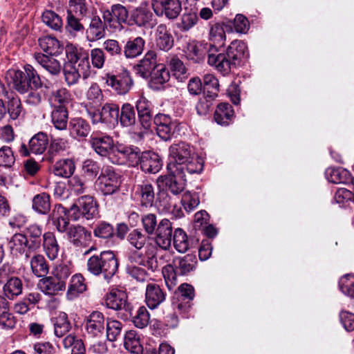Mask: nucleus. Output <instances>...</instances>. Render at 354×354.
<instances>
[{"instance_id": "5701e85b", "label": "nucleus", "mask_w": 354, "mask_h": 354, "mask_svg": "<svg viewBox=\"0 0 354 354\" xmlns=\"http://www.w3.org/2000/svg\"><path fill=\"white\" fill-rule=\"evenodd\" d=\"M139 163L141 169L145 173L156 174L160 171L162 167L158 155L150 151L140 153Z\"/></svg>"}, {"instance_id": "e2e57ef3", "label": "nucleus", "mask_w": 354, "mask_h": 354, "mask_svg": "<svg viewBox=\"0 0 354 354\" xmlns=\"http://www.w3.org/2000/svg\"><path fill=\"white\" fill-rule=\"evenodd\" d=\"M181 203L187 212H191L199 204V198L197 194L186 192L183 194Z\"/></svg>"}, {"instance_id": "7ed1b4c3", "label": "nucleus", "mask_w": 354, "mask_h": 354, "mask_svg": "<svg viewBox=\"0 0 354 354\" xmlns=\"http://www.w3.org/2000/svg\"><path fill=\"white\" fill-rule=\"evenodd\" d=\"M67 213V209L61 204L54 206L50 216L57 230L60 233L65 232L67 239L75 246L88 245L91 241V232L81 225H70Z\"/></svg>"}, {"instance_id": "6e6d98bb", "label": "nucleus", "mask_w": 354, "mask_h": 354, "mask_svg": "<svg viewBox=\"0 0 354 354\" xmlns=\"http://www.w3.org/2000/svg\"><path fill=\"white\" fill-rule=\"evenodd\" d=\"M174 245L180 253H184L189 249V243L187 236L182 229L178 228L174 231Z\"/></svg>"}, {"instance_id": "58836bf2", "label": "nucleus", "mask_w": 354, "mask_h": 354, "mask_svg": "<svg viewBox=\"0 0 354 354\" xmlns=\"http://www.w3.org/2000/svg\"><path fill=\"white\" fill-rule=\"evenodd\" d=\"M234 110L228 103L218 104L214 113L215 121L221 125H228L232 120Z\"/></svg>"}, {"instance_id": "de8ad7c7", "label": "nucleus", "mask_w": 354, "mask_h": 354, "mask_svg": "<svg viewBox=\"0 0 354 354\" xmlns=\"http://www.w3.org/2000/svg\"><path fill=\"white\" fill-rule=\"evenodd\" d=\"M30 265L32 273L38 277L46 276L48 272V266L42 254H35L31 257Z\"/></svg>"}, {"instance_id": "bb28decb", "label": "nucleus", "mask_w": 354, "mask_h": 354, "mask_svg": "<svg viewBox=\"0 0 354 354\" xmlns=\"http://www.w3.org/2000/svg\"><path fill=\"white\" fill-rule=\"evenodd\" d=\"M156 53L154 51H149L144 58L137 65L136 70L137 74L143 78H147L152 72L157 68Z\"/></svg>"}, {"instance_id": "5fc2aeb1", "label": "nucleus", "mask_w": 354, "mask_h": 354, "mask_svg": "<svg viewBox=\"0 0 354 354\" xmlns=\"http://www.w3.org/2000/svg\"><path fill=\"white\" fill-rule=\"evenodd\" d=\"M100 171V167L99 163L92 159H86L82 163V175L88 180H93L97 176Z\"/></svg>"}, {"instance_id": "412c9836", "label": "nucleus", "mask_w": 354, "mask_h": 354, "mask_svg": "<svg viewBox=\"0 0 354 354\" xmlns=\"http://www.w3.org/2000/svg\"><path fill=\"white\" fill-rule=\"evenodd\" d=\"M128 261L129 263L127 264L132 263L133 265L144 266L152 271H154L158 268L154 248H152L151 250L148 249L146 259L142 257L140 252L133 251L129 254Z\"/></svg>"}, {"instance_id": "338daca9", "label": "nucleus", "mask_w": 354, "mask_h": 354, "mask_svg": "<svg viewBox=\"0 0 354 354\" xmlns=\"http://www.w3.org/2000/svg\"><path fill=\"white\" fill-rule=\"evenodd\" d=\"M198 21V18L196 13H185L181 17L178 27L183 31H188L197 24Z\"/></svg>"}, {"instance_id": "ddd939ff", "label": "nucleus", "mask_w": 354, "mask_h": 354, "mask_svg": "<svg viewBox=\"0 0 354 354\" xmlns=\"http://www.w3.org/2000/svg\"><path fill=\"white\" fill-rule=\"evenodd\" d=\"M129 12L125 6L116 3L111 6L110 10L103 12V19L105 23L115 30H121L122 24L127 21Z\"/></svg>"}, {"instance_id": "4be33fe9", "label": "nucleus", "mask_w": 354, "mask_h": 354, "mask_svg": "<svg viewBox=\"0 0 354 354\" xmlns=\"http://www.w3.org/2000/svg\"><path fill=\"white\" fill-rule=\"evenodd\" d=\"M154 41L158 48L169 50L174 46V37L165 24H159L154 30Z\"/></svg>"}, {"instance_id": "a211bd4d", "label": "nucleus", "mask_w": 354, "mask_h": 354, "mask_svg": "<svg viewBox=\"0 0 354 354\" xmlns=\"http://www.w3.org/2000/svg\"><path fill=\"white\" fill-rule=\"evenodd\" d=\"M8 248L13 256L25 254V257H30V251L35 250L30 248V243L28 239L22 233H15L12 236L8 242Z\"/></svg>"}, {"instance_id": "f704fd0d", "label": "nucleus", "mask_w": 354, "mask_h": 354, "mask_svg": "<svg viewBox=\"0 0 354 354\" xmlns=\"http://www.w3.org/2000/svg\"><path fill=\"white\" fill-rule=\"evenodd\" d=\"M136 194L140 198L142 206L151 207L155 199V192L153 185L149 182H143L138 185Z\"/></svg>"}, {"instance_id": "1a4fd4ad", "label": "nucleus", "mask_w": 354, "mask_h": 354, "mask_svg": "<svg viewBox=\"0 0 354 354\" xmlns=\"http://www.w3.org/2000/svg\"><path fill=\"white\" fill-rule=\"evenodd\" d=\"M140 150L138 147L118 145L114 146L109 160L113 164L136 166L140 161Z\"/></svg>"}, {"instance_id": "603ef678", "label": "nucleus", "mask_w": 354, "mask_h": 354, "mask_svg": "<svg viewBox=\"0 0 354 354\" xmlns=\"http://www.w3.org/2000/svg\"><path fill=\"white\" fill-rule=\"evenodd\" d=\"M65 348H72L71 354H85L86 348L81 339L77 338L74 335L69 334L63 340Z\"/></svg>"}, {"instance_id": "f8f14e48", "label": "nucleus", "mask_w": 354, "mask_h": 354, "mask_svg": "<svg viewBox=\"0 0 354 354\" xmlns=\"http://www.w3.org/2000/svg\"><path fill=\"white\" fill-rule=\"evenodd\" d=\"M90 117L93 124L98 122L113 126L118 123L119 116V106L115 103L104 104L98 112H90Z\"/></svg>"}, {"instance_id": "864d4df0", "label": "nucleus", "mask_w": 354, "mask_h": 354, "mask_svg": "<svg viewBox=\"0 0 354 354\" xmlns=\"http://www.w3.org/2000/svg\"><path fill=\"white\" fill-rule=\"evenodd\" d=\"M136 117L133 106L129 103L124 104L121 108L120 122L123 127H131L136 123Z\"/></svg>"}, {"instance_id": "f257e3e1", "label": "nucleus", "mask_w": 354, "mask_h": 354, "mask_svg": "<svg viewBox=\"0 0 354 354\" xmlns=\"http://www.w3.org/2000/svg\"><path fill=\"white\" fill-rule=\"evenodd\" d=\"M169 160L168 168L174 174L200 173L203 168V162L198 157L193 147L189 144L180 142L173 144L169 149Z\"/></svg>"}, {"instance_id": "c756f323", "label": "nucleus", "mask_w": 354, "mask_h": 354, "mask_svg": "<svg viewBox=\"0 0 354 354\" xmlns=\"http://www.w3.org/2000/svg\"><path fill=\"white\" fill-rule=\"evenodd\" d=\"M40 290L46 295H55L66 288V283L60 281L53 274L41 279L39 282Z\"/></svg>"}, {"instance_id": "09e8293b", "label": "nucleus", "mask_w": 354, "mask_h": 354, "mask_svg": "<svg viewBox=\"0 0 354 354\" xmlns=\"http://www.w3.org/2000/svg\"><path fill=\"white\" fill-rule=\"evenodd\" d=\"M48 140L46 134L40 132L35 135L29 141L30 151L35 154H41L46 149Z\"/></svg>"}, {"instance_id": "13d9d810", "label": "nucleus", "mask_w": 354, "mask_h": 354, "mask_svg": "<svg viewBox=\"0 0 354 354\" xmlns=\"http://www.w3.org/2000/svg\"><path fill=\"white\" fill-rule=\"evenodd\" d=\"M42 21L50 28L58 30L62 26L60 17L51 10L45 11L41 16Z\"/></svg>"}, {"instance_id": "052dcab7", "label": "nucleus", "mask_w": 354, "mask_h": 354, "mask_svg": "<svg viewBox=\"0 0 354 354\" xmlns=\"http://www.w3.org/2000/svg\"><path fill=\"white\" fill-rule=\"evenodd\" d=\"M127 240L132 246L140 250L145 245L147 237L140 230L136 229L129 234Z\"/></svg>"}, {"instance_id": "4c0bfd02", "label": "nucleus", "mask_w": 354, "mask_h": 354, "mask_svg": "<svg viewBox=\"0 0 354 354\" xmlns=\"http://www.w3.org/2000/svg\"><path fill=\"white\" fill-rule=\"evenodd\" d=\"M184 54L187 59L194 63H198L204 59L205 52L201 44L192 41L185 46Z\"/></svg>"}, {"instance_id": "774afa93", "label": "nucleus", "mask_w": 354, "mask_h": 354, "mask_svg": "<svg viewBox=\"0 0 354 354\" xmlns=\"http://www.w3.org/2000/svg\"><path fill=\"white\" fill-rule=\"evenodd\" d=\"M90 55L92 65L97 69H102L105 64L106 57L102 49L95 48L91 50Z\"/></svg>"}, {"instance_id": "e433bc0d", "label": "nucleus", "mask_w": 354, "mask_h": 354, "mask_svg": "<svg viewBox=\"0 0 354 354\" xmlns=\"http://www.w3.org/2000/svg\"><path fill=\"white\" fill-rule=\"evenodd\" d=\"M86 35L87 39L91 41L98 40L104 37V24L99 17L95 16L91 19L89 26L86 31Z\"/></svg>"}, {"instance_id": "473e14b6", "label": "nucleus", "mask_w": 354, "mask_h": 354, "mask_svg": "<svg viewBox=\"0 0 354 354\" xmlns=\"http://www.w3.org/2000/svg\"><path fill=\"white\" fill-rule=\"evenodd\" d=\"M41 53L35 54L36 62L48 73L53 75H58L62 70L60 62L55 58Z\"/></svg>"}, {"instance_id": "39448f33", "label": "nucleus", "mask_w": 354, "mask_h": 354, "mask_svg": "<svg viewBox=\"0 0 354 354\" xmlns=\"http://www.w3.org/2000/svg\"><path fill=\"white\" fill-rule=\"evenodd\" d=\"M196 257L191 254L183 257H176L172 264L165 266L162 273L169 290H172L177 284V274L185 275L192 271L196 265Z\"/></svg>"}, {"instance_id": "423d86ee", "label": "nucleus", "mask_w": 354, "mask_h": 354, "mask_svg": "<svg viewBox=\"0 0 354 354\" xmlns=\"http://www.w3.org/2000/svg\"><path fill=\"white\" fill-rule=\"evenodd\" d=\"M13 87L21 94L30 90L41 87L42 82L37 71L30 64L24 66V71L10 70L8 71Z\"/></svg>"}, {"instance_id": "f3484780", "label": "nucleus", "mask_w": 354, "mask_h": 354, "mask_svg": "<svg viewBox=\"0 0 354 354\" xmlns=\"http://www.w3.org/2000/svg\"><path fill=\"white\" fill-rule=\"evenodd\" d=\"M155 241L156 244L164 250L168 249L171 243L172 225L169 220L162 219L156 228Z\"/></svg>"}, {"instance_id": "f03ea898", "label": "nucleus", "mask_w": 354, "mask_h": 354, "mask_svg": "<svg viewBox=\"0 0 354 354\" xmlns=\"http://www.w3.org/2000/svg\"><path fill=\"white\" fill-rule=\"evenodd\" d=\"M67 62L63 68L64 78L68 86L77 84L80 77L88 78L91 74L90 62H88V53L82 48L73 45L66 47Z\"/></svg>"}, {"instance_id": "bf43d9fd", "label": "nucleus", "mask_w": 354, "mask_h": 354, "mask_svg": "<svg viewBox=\"0 0 354 354\" xmlns=\"http://www.w3.org/2000/svg\"><path fill=\"white\" fill-rule=\"evenodd\" d=\"M15 162V157L11 148L3 146L0 148V167L2 168H10Z\"/></svg>"}, {"instance_id": "c85d7f7f", "label": "nucleus", "mask_w": 354, "mask_h": 354, "mask_svg": "<svg viewBox=\"0 0 354 354\" xmlns=\"http://www.w3.org/2000/svg\"><path fill=\"white\" fill-rule=\"evenodd\" d=\"M225 38V32L223 25L220 24H215L213 25L209 30V41L211 42V48L209 50V53H217L218 49L224 46Z\"/></svg>"}, {"instance_id": "393cba45", "label": "nucleus", "mask_w": 354, "mask_h": 354, "mask_svg": "<svg viewBox=\"0 0 354 354\" xmlns=\"http://www.w3.org/2000/svg\"><path fill=\"white\" fill-rule=\"evenodd\" d=\"M42 248L50 260L53 261L58 257L60 247L53 232H46L42 235Z\"/></svg>"}, {"instance_id": "6e6552de", "label": "nucleus", "mask_w": 354, "mask_h": 354, "mask_svg": "<svg viewBox=\"0 0 354 354\" xmlns=\"http://www.w3.org/2000/svg\"><path fill=\"white\" fill-rule=\"evenodd\" d=\"M68 212L74 221L90 220L97 214V205L92 196L84 195L77 200Z\"/></svg>"}, {"instance_id": "2eb2a0df", "label": "nucleus", "mask_w": 354, "mask_h": 354, "mask_svg": "<svg viewBox=\"0 0 354 354\" xmlns=\"http://www.w3.org/2000/svg\"><path fill=\"white\" fill-rule=\"evenodd\" d=\"M106 84L118 94L125 95L131 90L133 81L129 73L127 70H123L117 75H108Z\"/></svg>"}, {"instance_id": "9d476101", "label": "nucleus", "mask_w": 354, "mask_h": 354, "mask_svg": "<svg viewBox=\"0 0 354 354\" xmlns=\"http://www.w3.org/2000/svg\"><path fill=\"white\" fill-rule=\"evenodd\" d=\"M151 6L157 17L169 20L177 19L182 11L180 0H151Z\"/></svg>"}, {"instance_id": "aec40b11", "label": "nucleus", "mask_w": 354, "mask_h": 354, "mask_svg": "<svg viewBox=\"0 0 354 354\" xmlns=\"http://www.w3.org/2000/svg\"><path fill=\"white\" fill-rule=\"evenodd\" d=\"M131 19L138 27L149 28L154 24L153 14L147 4L134 9L131 14Z\"/></svg>"}, {"instance_id": "b1692460", "label": "nucleus", "mask_w": 354, "mask_h": 354, "mask_svg": "<svg viewBox=\"0 0 354 354\" xmlns=\"http://www.w3.org/2000/svg\"><path fill=\"white\" fill-rule=\"evenodd\" d=\"M166 295L160 287L156 283L147 284L145 292V301L151 309L157 308L165 300Z\"/></svg>"}, {"instance_id": "49530a36", "label": "nucleus", "mask_w": 354, "mask_h": 354, "mask_svg": "<svg viewBox=\"0 0 354 354\" xmlns=\"http://www.w3.org/2000/svg\"><path fill=\"white\" fill-rule=\"evenodd\" d=\"M145 40L141 37H137L129 40L124 48V53L127 58H134L142 53Z\"/></svg>"}, {"instance_id": "dca6fc26", "label": "nucleus", "mask_w": 354, "mask_h": 354, "mask_svg": "<svg viewBox=\"0 0 354 354\" xmlns=\"http://www.w3.org/2000/svg\"><path fill=\"white\" fill-rule=\"evenodd\" d=\"M105 319L99 311H93L86 318L84 328L89 337H100L104 331Z\"/></svg>"}, {"instance_id": "c03bdc74", "label": "nucleus", "mask_w": 354, "mask_h": 354, "mask_svg": "<svg viewBox=\"0 0 354 354\" xmlns=\"http://www.w3.org/2000/svg\"><path fill=\"white\" fill-rule=\"evenodd\" d=\"M30 243V248L38 249L41 245L42 229L37 224H31L24 229L23 232Z\"/></svg>"}, {"instance_id": "20e7f679", "label": "nucleus", "mask_w": 354, "mask_h": 354, "mask_svg": "<svg viewBox=\"0 0 354 354\" xmlns=\"http://www.w3.org/2000/svg\"><path fill=\"white\" fill-rule=\"evenodd\" d=\"M247 53L246 44L239 40L231 42L225 53H208L207 62L223 75L229 74Z\"/></svg>"}, {"instance_id": "79ce46f5", "label": "nucleus", "mask_w": 354, "mask_h": 354, "mask_svg": "<svg viewBox=\"0 0 354 354\" xmlns=\"http://www.w3.org/2000/svg\"><path fill=\"white\" fill-rule=\"evenodd\" d=\"M75 170V162L71 159L60 160L53 167L54 174L64 178H71Z\"/></svg>"}, {"instance_id": "4d7b16f0", "label": "nucleus", "mask_w": 354, "mask_h": 354, "mask_svg": "<svg viewBox=\"0 0 354 354\" xmlns=\"http://www.w3.org/2000/svg\"><path fill=\"white\" fill-rule=\"evenodd\" d=\"M106 337L109 341L114 342L120 335L122 324L118 320L107 319L106 320Z\"/></svg>"}, {"instance_id": "ea45409f", "label": "nucleus", "mask_w": 354, "mask_h": 354, "mask_svg": "<svg viewBox=\"0 0 354 354\" xmlns=\"http://www.w3.org/2000/svg\"><path fill=\"white\" fill-rule=\"evenodd\" d=\"M51 121L57 129L64 130L66 129L68 111L64 105H58L53 109L51 113Z\"/></svg>"}, {"instance_id": "8fccbe9b", "label": "nucleus", "mask_w": 354, "mask_h": 354, "mask_svg": "<svg viewBox=\"0 0 354 354\" xmlns=\"http://www.w3.org/2000/svg\"><path fill=\"white\" fill-rule=\"evenodd\" d=\"M54 333L58 337H62L71 328V324L65 313H59L54 319Z\"/></svg>"}, {"instance_id": "3c124183", "label": "nucleus", "mask_w": 354, "mask_h": 354, "mask_svg": "<svg viewBox=\"0 0 354 354\" xmlns=\"http://www.w3.org/2000/svg\"><path fill=\"white\" fill-rule=\"evenodd\" d=\"M32 206L35 211L46 214L50 209V196L44 192L35 195L32 198Z\"/></svg>"}, {"instance_id": "72a5a7b5", "label": "nucleus", "mask_w": 354, "mask_h": 354, "mask_svg": "<svg viewBox=\"0 0 354 354\" xmlns=\"http://www.w3.org/2000/svg\"><path fill=\"white\" fill-rule=\"evenodd\" d=\"M69 131L71 136L75 138L86 137L91 131L89 124L80 118H72L69 122Z\"/></svg>"}, {"instance_id": "0e129e2a", "label": "nucleus", "mask_w": 354, "mask_h": 354, "mask_svg": "<svg viewBox=\"0 0 354 354\" xmlns=\"http://www.w3.org/2000/svg\"><path fill=\"white\" fill-rule=\"evenodd\" d=\"M151 75L153 82L159 84L168 82L170 78L169 73L163 64H158Z\"/></svg>"}, {"instance_id": "0eeeda50", "label": "nucleus", "mask_w": 354, "mask_h": 354, "mask_svg": "<svg viewBox=\"0 0 354 354\" xmlns=\"http://www.w3.org/2000/svg\"><path fill=\"white\" fill-rule=\"evenodd\" d=\"M118 260L112 251L102 252L100 256L93 255L87 261L88 270L94 275L102 274L109 281L116 272Z\"/></svg>"}, {"instance_id": "a18cd8bd", "label": "nucleus", "mask_w": 354, "mask_h": 354, "mask_svg": "<svg viewBox=\"0 0 354 354\" xmlns=\"http://www.w3.org/2000/svg\"><path fill=\"white\" fill-rule=\"evenodd\" d=\"M23 283L17 277H11L7 281L3 288L5 296L9 299H13L22 293Z\"/></svg>"}, {"instance_id": "4468645a", "label": "nucleus", "mask_w": 354, "mask_h": 354, "mask_svg": "<svg viewBox=\"0 0 354 354\" xmlns=\"http://www.w3.org/2000/svg\"><path fill=\"white\" fill-rule=\"evenodd\" d=\"M154 123L158 136L164 140H170L178 126L176 120H172L169 115L163 113H159L155 116Z\"/></svg>"}, {"instance_id": "cd10ccee", "label": "nucleus", "mask_w": 354, "mask_h": 354, "mask_svg": "<svg viewBox=\"0 0 354 354\" xmlns=\"http://www.w3.org/2000/svg\"><path fill=\"white\" fill-rule=\"evenodd\" d=\"M127 304V295L120 290L113 289L105 299V305L113 310H119L126 308Z\"/></svg>"}, {"instance_id": "2f4dec72", "label": "nucleus", "mask_w": 354, "mask_h": 354, "mask_svg": "<svg viewBox=\"0 0 354 354\" xmlns=\"http://www.w3.org/2000/svg\"><path fill=\"white\" fill-rule=\"evenodd\" d=\"M326 174L328 181L333 183H351L354 185V177H353L350 171L342 167L329 168L326 170Z\"/></svg>"}, {"instance_id": "c9c22d12", "label": "nucleus", "mask_w": 354, "mask_h": 354, "mask_svg": "<svg viewBox=\"0 0 354 354\" xmlns=\"http://www.w3.org/2000/svg\"><path fill=\"white\" fill-rule=\"evenodd\" d=\"M124 346L131 354H142L143 348L139 335L136 330L127 331L124 337Z\"/></svg>"}, {"instance_id": "a878e982", "label": "nucleus", "mask_w": 354, "mask_h": 354, "mask_svg": "<svg viewBox=\"0 0 354 354\" xmlns=\"http://www.w3.org/2000/svg\"><path fill=\"white\" fill-rule=\"evenodd\" d=\"M156 183L160 190H168L174 194H178L185 188V183L178 181L174 175L160 176Z\"/></svg>"}, {"instance_id": "a19ab883", "label": "nucleus", "mask_w": 354, "mask_h": 354, "mask_svg": "<svg viewBox=\"0 0 354 354\" xmlns=\"http://www.w3.org/2000/svg\"><path fill=\"white\" fill-rule=\"evenodd\" d=\"M41 48L50 55H58L62 53L64 47L55 37L46 36L39 39Z\"/></svg>"}, {"instance_id": "7c9ffc66", "label": "nucleus", "mask_w": 354, "mask_h": 354, "mask_svg": "<svg viewBox=\"0 0 354 354\" xmlns=\"http://www.w3.org/2000/svg\"><path fill=\"white\" fill-rule=\"evenodd\" d=\"M136 109L142 126L145 129L149 128L152 118L151 103L141 95L136 102Z\"/></svg>"}, {"instance_id": "69168bd1", "label": "nucleus", "mask_w": 354, "mask_h": 354, "mask_svg": "<svg viewBox=\"0 0 354 354\" xmlns=\"http://www.w3.org/2000/svg\"><path fill=\"white\" fill-rule=\"evenodd\" d=\"M342 292L351 297H354V274H346L339 281Z\"/></svg>"}, {"instance_id": "680f3d73", "label": "nucleus", "mask_w": 354, "mask_h": 354, "mask_svg": "<svg viewBox=\"0 0 354 354\" xmlns=\"http://www.w3.org/2000/svg\"><path fill=\"white\" fill-rule=\"evenodd\" d=\"M68 190L71 194L79 195L84 193L86 186L78 176H71L68 180Z\"/></svg>"}, {"instance_id": "6ab92c4d", "label": "nucleus", "mask_w": 354, "mask_h": 354, "mask_svg": "<svg viewBox=\"0 0 354 354\" xmlns=\"http://www.w3.org/2000/svg\"><path fill=\"white\" fill-rule=\"evenodd\" d=\"M89 143L97 153L108 158L115 146L113 138L107 135L93 134Z\"/></svg>"}, {"instance_id": "9b49d317", "label": "nucleus", "mask_w": 354, "mask_h": 354, "mask_svg": "<svg viewBox=\"0 0 354 354\" xmlns=\"http://www.w3.org/2000/svg\"><path fill=\"white\" fill-rule=\"evenodd\" d=\"M97 184L104 195L113 194L119 190L121 184L120 176L113 169L106 167L102 169Z\"/></svg>"}, {"instance_id": "37998d69", "label": "nucleus", "mask_w": 354, "mask_h": 354, "mask_svg": "<svg viewBox=\"0 0 354 354\" xmlns=\"http://www.w3.org/2000/svg\"><path fill=\"white\" fill-rule=\"evenodd\" d=\"M86 290L85 279L81 274L73 275L67 291V297L69 299L75 298L79 294Z\"/></svg>"}]
</instances>
